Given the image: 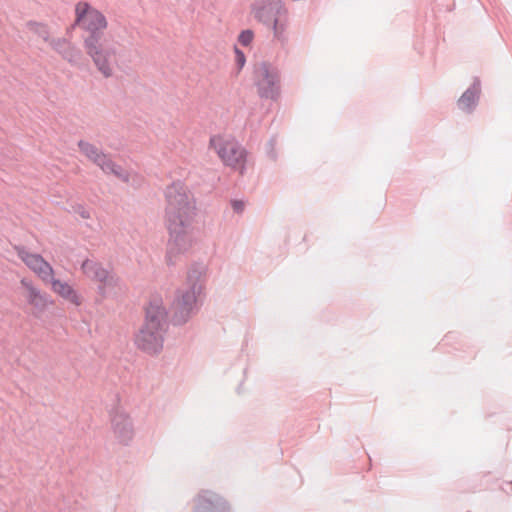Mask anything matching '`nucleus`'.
<instances>
[{"instance_id":"obj_1","label":"nucleus","mask_w":512,"mask_h":512,"mask_svg":"<svg viewBox=\"0 0 512 512\" xmlns=\"http://www.w3.org/2000/svg\"><path fill=\"white\" fill-rule=\"evenodd\" d=\"M165 219L169 231L166 262L175 265L178 257L187 253L196 241V202L193 194L180 180L164 190Z\"/></svg>"},{"instance_id":"obj_2","label":"nucleus","mask_w":512,"mask_h":512,"mask_svg":"<svg viewBox=\"0 0 512 512\" xmlns=\"http://www.w3.org/2000/svg\"><path fill=\"white\" fill-rule=\"evenodd\" d=\"M75 25L89 32L84 45L94 64H108L116 61V48L103 47L99 41L101 33L107 27L105 16L87 2H79L75 7Z\"/></svg>"},{"instance_id":"obj_3","label":"nucleus","mask_w":512,"mask_h":512,"mask_svg":"<svg viewBox=\"0 0 512 512\" xmlns=\"http://www.w3.org/2000/svg\"><path fill=\"white\" fill-rule=\"evenodd\" d=\"M206 274L207 265L204 263H194L189 268L185 284L177 289L171 303V321L174 325L187 323L197 313L198 302L205 287Z\"/></svg>"},{"instance_id":"obj_4","label":"nucleus","mask_w":512,"mask_h":512,"mask_svg":"<svg viewBox=\"0 0 512 512\" xmlns=\"http://www.w3.org/2000/svg\"><path fill=\"white\" fill-rule=\"evenodd\" d=\"M168 312L160 295H152L146 307L145 321L136 334L137 347L149 354L159 353L168 331Z\"/></svg>"},{"instance_id":"obj_5","label":"nucleus","mask_w":512,"mask_h":512,"mask_svg":"<svg viewBox=\"0 0 512 512\" xmlns=\"http://www.w3.org/2000/svg\"><path fill=\"white\" fill-rule=\"evenodd\" d=\"M254 19L272 31L274 39L287 40L288 12L280 0H256L251 5Z\"/></svg>"},{"instance_id":"obj_6","label":"nucleus","mask_w":512,"mask_h":512,"mask_svg":"<svg viewBox=\"0 0 512 512\" xmlns=\"http://www.w3.org/2000/svg\"><path fill=\"white\" fill-rule=\"evenodd\" d=\"M209 147L213 149L223 164L245 175L248 164L247 150L232 136L213 135L209 141Z\"/></svg>"},{"instance_id":"obj_7","label":"nucleus","mask_w":512,"mask_h":512,"mask_svg":"<svg viewBox=\"0 0 512 512\" xmlns=\"http://www.w3.org/2000/svg\"><path fill=\"white\" fill-rule=\"evenodd\" d=\"M112 431L116 439L122 444H128L134 436V425L129 414L120 404L119 396L113 398V404L109 409Z\"/></svg>"},{"instance_id":"obj_8","label":"nucleus","mask_w":512,"mask_h":512,"mask_svg":"<svg viewBox=\"0 0 512 512\" xmlns=\"http://www.w3.org/2000/svg\"><path fill=\"white\" fill-rule=\"evenodd\" d=\"M253 81L261 98L276 99L280 91V78L276 66H253Z\"/></svg>"},{"instance_id":"obj_9","label":"nucleus","mask_w":512,"mask_h":512,"mask_svg":"<svg viewBox=\"0 0 512 512\" xmlns=\"http://www.w3.org/2000/svg\"><path fill=\"white\" fill-rule=\"evenodd\" d=\"M81 269L88 278L99 283L98 289L103 296L114 293L119 287V278L96 261L85 260L81 265Z\"/></svg>"},{"instance_id":"obj_10","label":"nucleus","mask_w":512,"mask_h":512,"mask_svg":"<svg viewBox=\"0 0 512 512\" xmlns=\"http://www.w3.org/2000/svg\"><path fill=\"white\" fill-rule=\"evenodd\" d=\"M191 512H231L226 499L215 491L200 490L192 499Z\"/></svg>"},{"instance_id":"obj_11","label":"nucleus","mask_w":512,"mask_h":512,"mask_svg":"<svg viewBox=\"0 0 512 512\" xmlns=\"http://www.w3.org/2000/svg\"><path fill=\"white\" fill-rule=\"evenodd\" d=\"M22 295L27 304L32 308L34 316L39 317L53 303L51 297L38 288L32 280L22 278L20 281Z\"/></svg>"},{"instance_id":"obj_12","label":"nucleus","mask_w":512,"mask_h":512,"mask_svg":"<svg viewBox=\"0 0 512 512\" xmlns=\"http://www.w3.org/2000/svg\"><path fill=\"white\" fill-rule=\"evenodd\" d=\"M18 257L31 269L44 283L54 274L52 266L40 254L31 253L24 247H16Z\"/></svg>"},{"instance_id":"obj_13","label":"nucleus","mask_w":512,"mask_h":512,"mask_svg":"<svg viewBox=\"0 0 512 512\" xmlns=\"http://www.w3.org/2000/svg\"><path fill=\"white\" fill-rule=\"evenodd\" d=\"M481 82L479 78H474L472 84L462 93L457 100V108L464 114H472L480 100Z\"/></svg>"},{"instance_id":"obj_14","label":"nucleus","mask_w":512,"mask_h":512,"mask_svg":"<svg viewBox=\"0 0 512 512\" xmlns=\"http://www.w3.org/2000/svg\"><path fill=\"white\" fill-rule=\"evenodd\" d=\"M45 284H49L54 293L58 294L60 297L65 299L66 301L79 306L81 304V298L70 286L67 282L61 281L54 277V274L51 275V278L45 281Z\"/></svg>"},{"instance_id":"obj_15","label":"nucleus","mask_w":512,"mask_h":512,"mask_svg":"<svg viewBox=\"0 0 512 512\" xmlns=\"http://www.w3.org/2000/svg\"><path fill=\"white\" fill-rule=\"evenodd\" d=\"M78 147L80 152L85 155L91 162L97 165L100 169L107 168L106 161L110 157L108 154L104 153L101 149L96 147L94 144L80 140L78 142Z\"/></svg>"},{"instance_id":"obj_16","label":"nucleus","mask_w":512,"mask_h":512,"mask_svg":"<svg viewBox=\"0 0 512 512\" xmlns=\"http://www.w3.org/2000/svg\"><path fill=\"white\" fill-rule=\"evenodd\" d=\"M107 168H101V170L106 174H113L115 177L120 179L125 183L138 184L140 180H138V176L130 171L124 169L120 165H117L110 157L106 161Z\"/></svg>"},{"instance_id":"obj_17","label":"nucleus","mask_w":512,"mask_h":512,"mask_svg":"<svg viewBox=\"0 0 512 512\" xmlns=\"http://www.w3.org/2000/svg\"><path fill=\"white\" fill-rule=\"evenodd\" d=\"M51 47L60 53L63 58L69 62H73L77 59L79 51L66 39L57 38L49 41Z\"/></svg>"},{"instance_id":"obj_18","label":"nucleus","mask_w":512,"mask_h":512,"mask_svg":"<svg viewBox=\"0 0 512 512\" xmlns=\"http://www.w3.org/2000/svg\"><path fill=\"white\" fill-rule=\"evenodd\" d=\"M27 28L29 31L37 34L44 41L49 42L51 39L49 37V31L46 25L37 22H29L27 23Z\"/></svg>"},{"instance_id":"obj_19","label":"nucleus","mask_w":512,"mask_h":512,"mask_svg":"<svg viewBox=\"0 0 512 512\" xmlns=\"http://www.w3.org/2000/svg\"><path fill=\"white\" fill-rule=\"evenodd\" d=\"M254 38V33L252 30L247 29L243 30L240 35L238 36V42L244 47H247L251 44L252 40Z\"/></svg>"},{"instance_id":"obj_20","label":"nucleus","mask_w":512,"mask_h":512,"mask_svg":"<svg viewBox=\"0 0 512 512\" xmlns=\"http://www.w3.org/2000/svg\"><path fill=\"white\" fill-rule=\"evenodd\" d=\"M275 145H276V139L273 137L269 140V142L266 144L265 150L268 157L275 160L276 159V152H275Z\"/></svg>"},{"instance_id":"obj_21","label":"nucleus","mask_w":512,"mask_h":512,"mask_svg":"<svg viewBox=\"0 0 512 512\" xmlns=\"http://www.w3.org/2000/svg\"><path fill=\"white\" fill-rule=\"evenodd\" d=\"M72 211L79 214L83 219H89L91 216L90 211L81 204L72 206Z\"/></svg>"},{"instance_id":"obj_22","label":"nucleus","mask_w":512,"mask_h":512,"mask_svg":"<svg viewBox=\"0 0 512 512\" xmlns=\"http://www.w3.org/2000/svg\"><path fill=\"white\" fill-rule=\"evenodd\" d=\"M235 61L236 64H245L246 57L243 51L235 47Z\"/></svg>"},{"instance_id":"obj_23","label":"nucleus","mask_w":512,"mask_h":512,"mask_svg":"<svg viewBox=\"0 0 512 512\" xmlns=\"http://www.w3.org/2000/svg\"><path fill=\"white\" fill-rule=\"evenodd\" d=\"M244 202L241 201V200H234L232 201V208L234 210V212L236 213H242L243 210H244Z\"/></svg>"},{"instance_id":"obj_24","label":"nucleus","mask_w":512,"mask_h":512,"mask_svg":"<svg viewBox=\"0 0 512 512\" xmlns=\"http://www.w3.org/2000/svg\"><path fill=\"white\" fill-rule=\"evenodd\" d=\"M97 70L104 76L110 77L112 75V66H96Z\"/></svg>"}]
</instances>
